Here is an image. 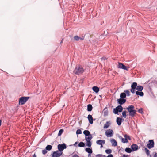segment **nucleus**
I'll return each instance as SVG.
<instances>
[{
  "label": "nucleus",
  "mask_w": 157,
  "mask_h": 157,
  "mask_svg": "<svg viewBox=\"0 0 157 157\" xmlns=\"http://www.w3.org/2000/svg\"><path fill=\"white\" fill-rule=\"evenodd\" d=\"M143 89V87L140 85L137 86V83L136 82H133L131 86L130 91L132 94L135 93L136 90L137 91H142Z\"/></svg>",
  "instance_id": "f257e3e1"
},
{
  "label": "nucleus",
  "mask_w": 157,
  "mask_h": 157,
  "mask_svg": "<svg viewBox=\"0 0 157 157\" xmlns=\"http://www.w3.org/2000/svg\"><path fill=\"white\" fill-rule=\"evenodd\" d=\"M127 109L129 113V116L131 117H134L136 114V110L135 109V107L133 105H131L128 106Z\"/></svg>",
  "instance_id": "f03ea898"
},
{
  "label": "nucleus",
  "mask_w": 157,
  "mask_h": 157,
  "mask_svg": "<svg viewBox=\"0 0 157 157\" xmlns=\"http://www.w3.org/2000/svg\"><path fill=\"white\" fill-rule=\"evenodd\" d=\"M84 71L83 67L80 65L76 66L75 69L74 70V73L77 75H79L82 74Z\"/></svg>",
  "instance_id": "7ed1b4c3"
},
{
  "label": "nucleus",
  "mask_w": 157,
  "mask_h": 157,
  "mask_svg": "<svg viewBox=\"0 0 157 157\" xmlns=\"http://www.w3.org/2000/svg\"><path fill=\"white\" fill-rule=\"evenodd\" d=\"M123 108L121 105H118L116 108H114L113 110V113L115 114H119V112H122Z\"/></svg>",
  "instance_id": "20e7f679"
},
{
  "label": "nucleus",
  "mask_w": 157,
  "mask_h": 157,
  "mask_svg": "<svg viewBox=\"0 0 157 157\" xmlns=\"http://www.w3.org/2000/svg\"><path fill=\"white\" fill-rule=\"evenodd\" d=\"M30 98L29 97L23 96L19 98V105H22L26 103Z\"/></svg>",
  "instance_id": "39448f33"
},
{
  "label": "nucleus",
  "mask_w": 157,
  "mask_h": 157,
  "mask_svg": "<svg viewBox=\"0 0 157 157\" xmlns=\"http://www.w3.org/2000/svg\"><path fill=\"white\" fill-rule=\"evenodd\" d=\"M130 96V92L128 90H124L123 92L121 93L120 94V98L123 99H125L126 96Z\"/></svg>",
  "instance_id": "423d86ee"
},
{
  "label": "nucleus",
  "mask_w": 157,
  "mask_h": 157,
  "mask_svg": "<svg viewBox=\"0 0 157 157\" xmlns=\"http://www.w3.org/2000/svg\"><path fill=\"white\" fill-rule=\"evenodd\" d=\"M83 134L85 136V140L90 138H92V135L90 133V131L87 130H85L83 131Z\"/></svg>",
  "instance_id": "0eeeda50"
},
{
  "label": "nucleus",
  "mask_w": 157,
  "mask_h": 157,
  "mask_svg": "<svg viewBox=\"0 0 157 157\" xmlns=\"http://www.w3.org/2000/svg\"><path fill=\"white\" fill-rule=\"evenodd\" d=\"M117 67L121 69L124 70H128L129 68V67L125 66L123 63H119L118 64L117 66Z\"/></svg>",
  "instance_id": "6e6552de"
},
{
  "label": "nucleus",
  "mask_w": 157,
  "mask_h": 157,
  "mask_svg": "<svg viewBox=\"0 0 157 157\" xmlns=\"http://www.w3.org/2000/svg\"><path fill=\"white\" fill-rule=\"evenodd\" d=\"M154 145V142L153 140H150L148 141L147 147L149 149L152 148Z\"/></svg>",
  "instance_id": "1a4fd4ad"
},
{
  "label": "nucleus",
  "mask_w": 157,
  "mask_h": 157,
  "mask_svg": "<svg viewBox=\"0 0 157 157\" xmlns=\"http://www.w3.org/2000/svg\"><path fill=\"white\" fill-rule=\"evenodd\" d=\"M113 134V131L112 129H109L106 131L105 134L107 137H111Z\"/></svg>",
  "instance_id": "9d476101"
},
{
  "label": "nucleus",
  "mask_w": 157,
  "mask_h": 157,
  "mask_svg": "<svg viewBox=\"0 0 157 157\" xmlns=\"http://www.w3.org/2000/svg\"><path fill=\"white\" fill-rule=\"evenodd\" d=\"M58 150H59L63 151L64 149L67 148L66 145L65 143L62 144H59L57 146Z\"/></svg>",
  "instance_id": "9b49d317"
},
{
  "label": "nucleus",
  "mask_w": 157,
  "mask_h": 157,
  "mask_svg": "<svg viewBox=\"0 0 157 157\" xmlns=\"http://www.w3.org/2000/svg\"><path fill=\"white\" fill-rule=\"evenodd\" d=\"M117 101L118 104H119L120 105H121L124 104L126 101V99H121L120 98L117 99Z\"/></svg>",
  "instance_id": "f8f14e48"
},
{
  "label": "nucleus",
  "mask_w": 157,
  "mask_h": 157,
  "mask_svg": "<svg viewBox=\"0 0 157 157\" xmlns=\"http://www.w3.org/2000/svg\"><path fill=\"white\" fill-rule=\"evenodd\" d=\"M131 148L132 151H136L139 149L138 146L135 144H133L131 146Z\"/></svg>",
  "instance_id": "ddd939ff"
},
{
  "label": "nucleus",
  "mask_w": 157,
  "mask_h": 157,
  "mask_svg": "<svg viewBox=\"0 0 157 157\" xmlns=\"http://www.w3.org/2000/svg\"><path fill=\"white\" fill-rule=\"evenodd\" d=\"M124 120V119H122V118L117 117L116 119V122L118 126L120 125L122 123V121Z\"/></svg>",
  "instance_id": "4468645a"
},
{
  "label": "nucleus",
  "mask_w": 157,
  "mask_h": 157,
  "mask_svg": "<svg viewBox=\"0 0 157 157\" xmlns=\"http://www.w3.org/2000/svg\"><path fill=\"white\" fill-rule=\"evenodd\" d=\"M87 118L89 121V123L92 124L93 123V120H95V119H93V117L91 115L89 114L87 117Z\"/></svg>",
  "instance_id": "2eb2a0df"
},
{
  "label": "nucleus",
  "mask_w": 157,
  "mask_h": 157,
  "mask_svg": "<svg viewBox=\"0 0 157 157\" xmlns=\"http://www.w3.org/2000/svg\"><path fill=\"white\" fill-rule=\"evenodd\" d=\"M92 139V138H90L88 139H86V146H87L89 147H91L92 145V143L91 142L90 140Z\"/></svg>",
  "instance_id": "dca6fc26"
},
{
  "label": "nucleus",
  "mask_w": 157,
  "mask_h": 157,
  "mask_svg": "<svg viewBox=\"0 0 157 157\" xmlns=\"http://www.w3.org/2000/svg\"><path fill=\"white\" fill-rule=\"evenodd\" d=\"M118 138L121 140V142L123 143H127L128 142V140L125 138H123L121 136L119 135L118 136Z\"/></svg>",
  "instance_id": "f3484780"
},
{
  "label": "nucleus",
  "mask_w": 157,
  "mask_h": 157,
  "mask_svg": "<svg viewBox=\"0 0 157 157\" xmlns=\"http://www.w3.org/2000/svg\"><path fill=\"white\" fill-rule=\"evenodd\" d=\"M107 109V107H106L103 110V112L104 113V116L105 117L107 116L108 115V111Z\"/></svg>",
  "instance_id": "a211bd4d"
},
{
  "label": "nucleus",
  "mask_w": 157,
  "mask_h": 157,
  "mask_svg": "<svg viewBox=\"0 0 157 157\" xmlns=\"http://www.w3.org/2000/svg\"><path fill=\"white\" fill-rule=\"evenodd\" d=\"M52 157H59L58 150L56 151H53L52 153Z\"/></svg>",
  "instance_id": "6ab92c4d"
},
{
  "label": "nucleus",
  "mask_w": 157,
  "mask_h": 157,
  "mask_svg": "<svg viewBox=\"0 0 157 157\" xmlns=\"http://www.w3.org/2000/svg\"><path fill=\"white\" fill-rule=\"evenodd\" d=\"M105 143V141L104 140H98L96 141L97 144L99 145L104 144Z\"/></svg>",
  "instance_id": "aec40b11"
},
{
  "label": "nucleus",
  "mask_w": 157,
  "mask_h": 157,
  "mask_svg": "<svg viewBox=\"0 0 157 157\" xmlns=\"http://www.w3.org/2000/svg\"><path fill=\"white\" fill-rule=\"evenodd\" d=\"M93 91L96 93H98L99 91V88L97 86H94L92 87Z\"/></svg>",
  "instance_id": "412c9836"
},
{
  "label": "nucleus",
  "mask_w": 157,
  "mask_h": 157,
  "mask_svg": "<svg viewBox=\"0 0 157 157\" xmlns=\"http://www.w3.org/2000/svg\"><path fill=\"white\" fill-rule=\"evenodd\" d=\"M110 141L112 143V146H116L117 145V143L116 141L114 139H111Z\"/></svg>",
  "instance_id": "4be33fe9"
},
{
  "label": "nucleus",
  "mask_w": 157,
  "mask_h": 157,
  "mask_svg": "<svg viewBox=\"0 0 157 157\" xmlns=\"http://www.w3.org/2000/svg\"><path fill=\"white\" fill-rule=\"evenodd\" d=\"M85 150L87 152L88 154H92L93 152L92 148H85Z\"/></svg>",
  "instance_id": "5701e85b"
},
{
  "label": "nucleus",
  "mask_w": 157,
  "mask_h": 157,
  "mask_svg": "<svg viewBox=\"0 0 157 157\" xmlns=\"http://www.w3.org/2000/svg\"><path fill=\"white\" fill-rule=\"evenodd\" d=\"M111 123L110 121H107L106 123L104 125V128H108L109 126L111 124Z\"/></svg>",
  "instance_id": "b1692460"
},
{
  "label": "nucleus",
  "mask_w": 157,
  "mask_h": 157,
  "mask_svg": "<svg viewBox=\"0 0 157 157\" xmlns=\"http://www.w3.org/2000/svg\"><path fill=\"white\" fill-rule=\"evenodd\" d=\"M137 95H139L140 97H142L144 95V93L142 91H136L135 92Z\"/></svg>",
  "instance_id": "393cba45"
},
{
  "label": "nucleus",
  "mask_w": 157,
  "mask_h": 157,
  "mask_svg": "<svg viewBox=\"0 0 157 157\" xmlns=\"http://www.w3.org/2000/svg\"><path fill=\"white\" fill-rule=\"evenodd\" d=\"M93 107L91 104H88L87 106V110L88 112H90L92 111Z\"/></svg>",
  "instance_id": "a878e982"
},
{
  "label": "nucleus",
  "mask_w": 157,
  "mask_h": 157,
  "mask_svg": "<svg viewBox=\"0 0 157 157\" xmlns=\"http://www.w3.org/2000/svg\"><path fill=\"white\" fill-rule=\"evenodd\" d=\"M144 151L148 156H149L150 157H151V155H150V151L147 148H144Z\"/></svg>",
  "instance_id": "bb28decb"
},
{
  "label": "nucleus",
  "mask_w": 157,
  "mask_h": 157,
  "mask_svg": "<svg viewBox=\"0 0 157 157\" xmlns=\"http://www.w3.org/2000/svg\"><path fill=\"white\" fill-rule=\"evenodd\" d=\"M125 151L127 153H130L132 151V149L131 148H130L129 147H127L125 149Z\"/></svg>",
  "instance_id": "cd10ccee"
},
{
  "label": "nucleus",
  "mask_w": 157,
  "mask_h": 157,
  "mask_svg": "<svg viewBox=\"0 0 157 157\" xmlns=\"http://www.w3.org/2000/svg\"><path fill=\"white\" fill-rule=\"evenodd\" d=\"M85 144L84 143L81 142L78 144V146L80 147H85Z\"/></svg>",
  "instance_id": "c85d7f7f"
},
{
  "label": "nucleus",
  "mask_w": 157,
  "mask_h": 157,
  "mask_svg": "<svg viewBox=\"0 0 157 157\" xmlns=\"http://www.w3.org/2000/svg\"><path fill=\"white\" fill-rule=\"evenodd\" d=\"M52 148V146L50 145H48L45 147V149L48 151H50Z\"/></svg>",
  "instance_id": "c756f323"
},
{
  "label": "nucleus",
  "mask_w": 157,
  "mask_h": 157,
  "mask_svg": "<svg viewBox=\"0 0 157 157\" xmlns=\"http://www.w3.org/2000/svg\"><path fill=\"white\" fill-rule=\"evenodd\" d=\"M124 136L125 138L127 140H131V138L130 136L126 134H125L124 135Z\"/></svg>",
  "instance_id": "7c9ffc66"
},
{
  "label": "nucleus",
  "mask_w": 157,
  "mask_h": 157,
  "mask_svg": "<svg viewBox=\"0 0 157 157\" xmlns=\"http://www.w3.org/2000/svg\"><path fill=\"white\" fill-rule=\"evenodd\" d=\"M64 130L63 129H60L59 131V132L58 133V136H59L61 135L63 132Z\"/></svg>",
  "instance_id": "2f4dec72"
},
{
  "label": "nucleus",
  "mask_w": 157,
  "mask_h": 157,
  "mask_svg": "<svg viewBox=\"0 0 157 157\" xmlns=\"http://www.w3.org/2000/svg\"><path fill=\"white\" fill-rule=\"evenodd\" d=\"M126 111H122V117L124 118H126L127 116L126 115Z\"/></svg>",
  "instance_id": "473e14b6"
},
{
  "label": "nucleus",
  "mask_w": 157,
  "mask_h": 157,
  "mask_svg": "<svg viewBox=\"0 0 157 157\" xmlns=\"http://www.w3.org/2000/svg\"><path fill=\"white\" fill-rule=\"evenodd\" d=\"M105 152L106 153L108 154H110L112 152V150L111 149H108L105 150Z\"/></svg>",
  "instance_id": "72a5a7b5"
},
{
  "label": "nucleus",
  "mask_w": 157,
  "mask_h": 157,
  "mask_svg": "<svg viewBox=\"0 0 157 157\" xmlns=\"http://www.w3.org/2000/svg\"><path fill=\"white\" fill-rule=\"evenodd\" d=\"M138 111L139 113H140L141 114H143L144 113L143 109L142 108H141L140 109H139L138 110Z\"/></svg>",
  "instance_id": "f704fd0d"
},
{
  "label": "nucleus",
  "mask_w": 157,
  "mask_h": 157,
  "mask_svg": "<svg viewBox=\"0 0 157 157\" xmlns=\"http://www.w3.org/2000/svg\"><path fill=\"white\" fill-rule=\"evenodd\" d=\"M82 133V132L81 130L80 129H77L76 132V134L77 135L80 134Z\"/></svg>",
  "instance_id": "c9c22d12"
},
{
  "label": "nucleus",
  "mask_w": 157,
  "mask_h": 157,
  "mask_svg": "<svg viewBox=\"0 0 157 157\" xmlns=\"http://www.w3.org/2000/svg\"><path fill=\"white\" fill-rule=\"evenodd\" d=\"M74 40L76 41H78L79 40L80 37H79L78 36H74Z\"/></svg>",
  "instance_id": "e433bc0d"
},
{
  "label": "nucleus",
  "mask_w": 157,
  "mask_h": 157,
  "mask_svg": "<svg viewBox=\"0 0 157 157\" xmlns=\"http://www.w3.org/2000/svg\"><path fill=\"white\" fill-rule=\"evenodd\" d=\"M63 151L59 150H58V154L59 155V156L60 157L61 155H62L63 154Z\"/></svg>",
  "instance_id": "4c0bfd02"
},
{
  "label": "nucleus",
  "mask_w": 157,
  "mask_h": 157,
  "mask_svg": "<svg viewBox=\"0 0 157 157\" xmlns=\"http://www.w3.org/2000/svg\"><path fill=\"white\" fill-rule=\"evenodd\" d=\"M106 157V156L105 155H101V154H98L96 155V157Z\"/></svg>",
  "instance_id": "58836bf2"
},
{
  "label": "nucleus",
  "mask_w": 157,
  "mask_h": 157,
  "mask_svg": "<svg viewBox=\"0 0 157 157\" xmlns=\"http://www.w3.org/2000/svg\"><path fill=\"white\" fill-rule=\"evenodd\" d=\"M47 152V150L45 149H44L42 150V153L43 154L45 155Z\"/></svg>",
  "instance_id": "ea45409f"
},
{
  "label": "nucleus",
  "mask_w": 157,
  "mask_h": 157,
  "mask_svg": "<svg viewBox=\"0 0 157 157\" xmlns=\"http://www.w3.org/2000/svg\"><path fill=\"white\" fill-rule=\"evenodd\" d=\"M153 153L154 154V157H157V153L156 152H154Z\"/></svg>",
  "instance_id": "a19ab883"
},
{
  "label": "nucleus",
  "mask_w": 157,
  "mask_h": 157,
  "mask_svg": "<svg viewBox=\"0 0 157 157\" xmlns=\"http://www.w3.org/2000/svg\"><path fill=\"white\" fill-rule=\"evenodd\" d=\"M107 59V58L106 57H102L101 58V60H106Z\"/></svg>",
  "instance_id": "79ce46f5"
},
{
  "label": "nucleus",
  "mask_w": 157,
  "mask_h": 157,
  "mask_svg": "<svg viewBox=\"0 0 157 157\" xmlns=\"http://www.w3.org/2000/svg\"><path fill=\"white\" fill-rule=\"evenodd\" d=\"M106 157H113V155L110 154L109 155Z\"/></svg>",
  "instance_id": "37998d69"
},
{
  "label": "nucleus",
  "mask_w": 157,
  "mask_h": 157,
  "mask_svg": "<svg viewBox=\"0 0 157 157\" xmlns=\"http://www.w3.org/2000/svg\"><path fill=\"white\" fill-rule=\"evenodd\" d=\"M72 157H79V156L77 154L74 155Z\"/></svg>",
  "instance_id": "c03bdc74"
},
{
  "label": "nucleus",
  "mask_w": 157,
  "mask_h": 157,
  "mask_svg": "<svg viewBox=\"0 0 157 157\" xmlns=\"http://www.w3.org/2000/svg\"><path fill=\"white\" fill-rule=\"evenodd\" d=\"M84 36H82V38L80 37V38L79 40H84Z\"/></svg>",
  "instance_id": "a18cd8bd"
},
{
  "label": "nucleus",
  "mask_w": 157,
  "mask_h": 157,
  "mask_svg": "<svg viewBox=\"0 0 157 157\" xmlns=\"http://www.w3.org/2000/svg\"><path fill=\"white\" fill-rule=\"evenodd\" d=\"M78 142H75V143L74 144V146H76V145L78 144Z\"/></svg>",
  "instance_id": "49530a36"
},
{
  "label": "nucleus",
  "mask_w": 157,
  "mask_h": 157,
  "mask_svg": "<svg viewBox=\"0 0 157 157\" xmlns=\"http://www.w3.org/2000/svg\"><path fill=\"white\" fill-rule=\"evenodd\" d=\"M91 154H90V153L88 154V157H91Z\"/></svg>",
  "instance_id": "de8ad7c7"
},
{
  "label": "nucleus",
  "mask_w": 157,
  "mask_h": 157,
  "mask_svg": "<svg viewBox=\"0 0 157 157\" xmlns=\"http://www.w3.org/2000/svg\"><path fill=\"white\" fill-rule=\"evenodd\" d=\"M63 39H62V40H61V42H60V44H61V43H63Z\"/></svg>",
  "instance_id": "09e8293b"
},
{
  "label": "nucleus",
  "mask_w": 157,
  "mask_h": 157,
  "mask_svg": "<svg viewBox=\"0 0 157 157\" xmlns=\"http://www.w3.org/2000/svg\"><path fill=\"white\" fill-rule=\"evenodd\" d=\"M33 157H36V154H35L33 155Z\"/></svg>",
  "instance_id": "8fccbe9b"
},
{
  "label": "nucleus",
  "mask_w": 157,
  "mask_h": 157,
  "mask_svg": "<svg viewBox=\"0 0 157 157\" xmlns=\"http://www.w3.org/2000/svg\"><path fill=\"white\" fill-rule=\"evenodd\" d=\"M103 144H101V148L102 147H103V145H102Z\"/></svg>",
  "instance_id": "3c124183"
}]
</instances>
